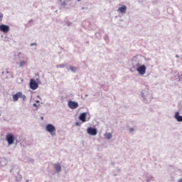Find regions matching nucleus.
<instances>
[{
  "mask_svg": "<svg viewBox=\"0 0 182 182\" xmlns=\"http://www.w3.org/2000/svg\"><path fill=\"white\" fill-rule=\"evenodd\" d=\"M68 107H70V109H77V107H79V104H77V102H75V101H72L70 100L68 102Z\"/></svg>",
  "mask_w": 182,
  "mask_h": 182,
  "instance_id": "5",
  "label": "nucleus"
},
{
  "mask_svg": "<svg viewBox=\"0 0 182 182\" xmlns=\"http://www.w3.org/2000/svg\"><path fill=\"white\" fill-rule=\"evenodd\" d=\"M33 106H36V104H34Z\"/></svg>",
  "mask_w": 182,
  "mask_h": 182,
  "instance_id": "22",
  "label": "nucleus"
},
{
  "mask_svg": "<svg viewBox=\"0 0 182 182\" xmlns=\"http://www.w3.org/2000/svg\"><path fill=\"white\" fill-rule=\"evenodd\" d=\"M119 12H121V14H126V11H127V7L124 5H123L122 7H119L118 9Z\"/></svg>",
  "mask_w": 182,
  "mask_h": 182,
  "instance_id": "10",
  "label": "nucleus"
},
{
  "mask_svg": "<svg viewBox=\"0 0 182 182\" xmlns=\"http://www.w3.org/2000/svg\"><path fill=\"white\" fill-rule=\"evenodd\" d=\"M6 140L9 145L14 144L15 141V137L12 134H8L6 136Z\"/></svg>",
  "mask_w": 182,
  "mask_h": 182,
  "instance_id": "3",
  "label": "nucleus"
},
{
  "mask_svg": "<svg viewBox=\"0 0 182 182\" xmlns=\"http://www.w3.org/2000/svg\"><path fill=\"white\" fill-rule=\"evenodd\" d=\"M6 73H9V71H7Z\"/></svg>",
  "mask_w": 182,
  "mask_h": 182,
  "instance_id": "23",
  "label": "nucleus"
},
{
  "mask_svg": "<svg viewBox=\"0 0 182 182\" xmlns=\"http://www.w3.org/2000/svg\"><path fill=\"white\" fill-rule=\"evenodd\" d=\"M87 133L91 136H96V134H97V129L95 128L89 127L87 129Z\"/></svg>",
  "mask_w": 182,
  "mask_h": 182,
  "instance_id": "6",
  "label": "nucleus"
},
{
  "mask_svg": "<svg viewBox=\"0 0 182 182\" xmlns=\"http://www.w3.org/2000/svg\"><path fill=\"white\" fill-rule=\"evenodd\" d=\"M105 139H107V140H110L112 139V134L110 133H107L105 134Z\"/></svg>",
  "mask_w": 182,
  "mask_h": 182,
  "instance_id": "13",
  "label": "nucleus"
},
{
  "mask_svg": "<svg viewBox=\"0 0 182 182\" xmlns=\"http://www.w3.org/2000/svg\"><path fill=\"white\" fill-rule=\"evenodd\" d=\"M75 126H80V124L79 122H76Z\"/></svg>",
  "mask_w": 182,
  "mask_h": 182,
  "instance_id": "17",
  "label": "nucleus"
},
{
  "mask_svg": "<svg viewBox=\"0 0 182 182\" xmlns=\"http://www.w3.org/2000/svg\"><path fill=\"white\" fill-rule=\"evenodd\" d=\"M46 132H48V133H50V134H51L52 136H55L56 134V128H55V126L51 124H48L46 125Z\"/></svg>",
  "mask_w": 182,
  "mask_h": 182,
  "instance_id": "1",
  "label": "nucleus"
},
{
  "mask_svg": "<svg viewBox=\"0 0 182 182\" xmlns=\"http://www.w3.org/2000/svg\"><path fill=\"white\" fill-rule=\"evenodd\" d=\"M30 87L32 89V90H36V89L38 87V82H36L35 80L31 79L30 80Z\"/></svg>",
  "mask_w": 182,
  "mask_h": 182,
  "instance_id": "4",
  "label": "nucleus"
},
{
  "mask_svg": "<svg viewBox=\"0 0 182 182\" xmlns=\"http://www.w3.org/2000/svg\"><path fill=\"white\" fill-rule=\"evenodd\" d=\"M54 168L55 171H60L62 170V166H60V164H54Z\"/></svg>",
  "mask_w": 182,
  "mask_h": 182,
  "instance_id": "12",
  "label": "nucleus"
},
{
  "mask_svg": "<svg viewBox=\"0 0 182 182\" xmlns=\"http://www.w3.org/2000/svg\"><path fill=\"white\" fill-rule=\"evenodd\" d=\"M23 99V100H25L26 99V97L22 94V92H18L16 95H13V100L14 102H18V99Z\"/></svg>",
  "mask_w": 182,
  "mask_h": 182,
  "instance_id": "2",
  "label": "nucleus"
},
{
  "mask_svg": "<svg viewBox=\"0 0 182 182\" xmlns=\"http://www.w3.org/2000/svg\"><path fill=\"white\" fill-rule=\"evenodd\" d=\"M175 119H176L177 122H182V116H180V113L176 112L174 115Z\"/></svg>",
  "mask_w": 182,
  "mask_h": 182,
  "instance_id": "11",
  "label": "nucleus"
},
{
  "mask_svg": "<svg viewBox=\"0 0 182 182\" xmlns=\"http://www.w3.org/2000/svg\"><path fill=\"white\" fill-rule=\"evenodd\" d=\"M79 119L81 120L82 123H85V122H86V113L85 112L82 113L79 117Z\"/></svg>",
  "mask_w": 182,
  "mask_h": 182,
  "instance_id": "9",
  "label": "nucleus"
},
{
  "mask_svg": "<svg viewBox=\"0 0 182 182\" xmlns=\"http://www.w3.org/2000/svg\"><path fill=\"white\" fill-rule=\"evenodd\" d=\"M3 18H4V14L0 13V21H2Z\"/></svg>",
  "mask_w": 182,
  "mask_h": 182,
  "instance_id": "16",
  "label": "nucleus"
},
{
  "mask_svg": "<svg viewBox=\"0 0 182 182\" xmlns=\"http://www.w3.org/2000/svg\"><path fill=\"white\" fill-rule=\"evenodd\" d=\"M77 1H80V0H77Z\"/></svg>",
  "mask_w": 182,
  "mask_h": 182,
  "instance_id": "24",
  "label": "nucleus"
},
{
  "mask_svg": "<svg viewBox=\"0 0 182 182\" xmlns=\"http://www.w3.org/2000/svg\"><path fill=\"white\" fill-rule=\"evenodd\" d=\"M146 65H140L137 69V72H139L141 75H144L146 73Z\"/></svg>",
  "mask_w": 182,
  "mask_h": 182,
  "instance_id": "8",
  "label": "nucleus"
},
{
  "mask_svg": "<svg viewBox=\"0 0 182 182\" xmlns=\"http://www.w3.org/2000/svg\"><path fill=\"white\" fill-rule=\"evenodd\" d=\"M0 31L4 33H7V32H9V26L1 24L0 25Z\"/></svg>",
  "mask_w": 182,
  "mask_h": 182,
  "instance_id": "7",
  "label": "nucleus"
},
{
  "mask_svg": "<svg viewBox=\"0 0 182 182\" xmlns=\"http://www.w3.org/2000/svg\"><path fill=\"white\" fill-rule=\"evenodd\" d=\"M26 65V61L22 60L20 62V67L22 68L23 66H25Z\"/></svg>",
  "mask_w": 182,
  "mask_h": 182,
  "instance_id": "14",
  "label": "nucleus"
},
{
  "mask_svg": "<svg viewBox=\"0 0 182 182\" xmlns=\"http://www.w3.org/2000/svg\"><path fill=\"white\" fill-rule=\"evenodd\" d=\"M31 46H33V43H32Z\"/></svg>",
  "mask_w": 182,
  "mask_h": 182,
  "instance_id": "21",
  "label": "nucleus"
},
{
  "mask_svg": "<svg viewBox=\"0 0 182 182\" xmlns=\"http://www.w3.org/2000/svg\"><path fill=\"white\" fill-rule=\"evenodd\" d=\"M134 129L133 128L130 129V132H133Z\"/></svg>",
  "mask_w": 182,
  "mask_h": 182,
  "instance_id": "18",
  "label": "nucleus"
},
{
  "mask_svg": "<svg viewBox=\"0 0 182 182\" xmlns=\"http://www.w3.org/2000/svg\"><path fill=\"white\" fill-rule=\"evenodd\" d=\"M178 182H182V178L179 179Z\"/></svg>",
  "mask_w": 182,
  "mask_h": 182,
  "instance_id": "19",
  "label": "nucleus"
},
{
  "mask_svg": "<svg viewBox=\"0 0 182 182\" xmlns=\"http://www.w3.org/2000/svg\"><path fill=\"white\" fill-rule=\"evenodd\" d=\"M36 103H39V100H36Z\"/></svg>",
  "mask_w": 182,
  "mask_h": 182,
  "instance_id": "20",
  "label": "nucleus"
},
{
  "mask_svg": "<svg viewBox=\"0 0 182 182\" xmlns=\"http://www.w3.org/2000/svg\"><path fill=\"white\" fill-rule=\"evenodd\" d=\"M77 69L75 67H70V70H72V72H75Z\"/></svg>",
  "mask_w": 182,
  "mask_h": 182,
  "instance_id": "15",
  "label": "nucleus"
}]
</instances>
